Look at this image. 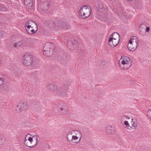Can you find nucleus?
I'll return each instance as SVG.
<instances>
[{"instance_id":"nucleus-9","label":"nucleus","mask_w":151,"mask_h":151,"mask_svg":"<svg viewBox=\"0 0 151 151\" xmlns=\"http://www.w3.org/2000/svg\"><path fill=\"white\" fill-rule=\"evenodd\" d=\"M27 108V103L26 102L22 101L17 105L16 110L17 112H21L23 110H26Z\"/></svg>"},{"instance_id":"nucleus-28","label":"nucleus","mask_w":151,"mask_h":151,"mask_svg":"<svg viewBox=\"0 0 151 151\" xmlns=\"http://www.w3.org/2000/svg\"><path fill=\"white\" fill-rule=\"evenodd\" d=\"M53 88H52V89L53 90H55L57 88L56 86L55 85H53L52 86Z\"/></svg>"},{"instance_id":"nucleus-1","label":"nucleus","mask_w":151,"mask_h":151,"mask_svg":"<svg viewBox=\"0 0 151 151\" xmlns=\"http://www.w3.org/2000/svg\"><path fill=\"white\" fill-rule=\"evenodd\" d=\"M119 65L122 69H128L132 65L130 59L126 56H122L119 61Z\"/></svg>"},{"instance_id":"nucleus-4","label":"nucleus","mask_w":151,"mask_h":151,"mask_svg":"<svg viewBox=\"0 0 151 151\" xmlns=\"http://www.w3.org/2000/svg\"><path fill=\"white\" fill-rule=\"evenodd\" d=\"M38 139L37 137L33 140L32 137H28L27 135L24 139V144L28 147L30 148L34 147L37 144Z\"/></svg>"},{"instance_id":"nucleus-16","label":"nucleus","mask_w":151,"mask_h":151,"mask_svg":"<svg viewBox=\"0 0 151 151\" xmlns=\"http://www.w3.org/2000/svg\"><path fill=\"white\" fill-rule=\"evenodd\" d=\"M24 4L27 6V8L30 9L33 5L32 0H24Z\"/></svg>"},{"instance_id":"nucleus-22","label":"nucleus","mask_w":151,"mask_h":151,"mask_svg":"<svg viewBox=\"0 0 151 151\" xmlns=\"http://www.w3.org/2000/svg\"><path fill=\"white\" fill-rule=\"evenodd\" d=\"M5 138L4 137L0 136V147L5 143Z\"/></svg>"},{"instance_id":"nucleus-7","label":"nucleus","mask_w":151,"mask_h":151,"mask_svg":"<svg viewBox=\"0 0 151 151\" xmlns=\"http://www.w3.org/2000/svg\"><path fill=\"white\" fill-rule=\"evenodd\" d=\"M68 47L72 50H77L78 49V43L77 41L71 39L69 40L67 43Z\"/></svg>"},{"instance_id":"nucleus-27","label":"nucleus","mask_w":151,"mask_h":151,"mask_svg":"<svg viewBox=\"0 0 151 151\" xmlns=\"http://www.w3.org/2000/svg\"><path fill=\"white\" fill-rule=\"evenodd\" d=\"M146 26L145 25H144V24H142L141 25L139 28H141L142 29H145L146 28Z\"/></svg>"},{"instance_id":"nucleus-32","label":"nucleus","mask_w":151,"mask_h":151,"mask_svg":"<svg viewBox=\"0 0 151 151\" xmlns=\"http://www.w3.org/2000/svg\"><path fill=\"white\" fill-rule=\"evenodd\" d=\"M98 18H99V19H101L102 18V16L99 17H98Z\"/></svg>"},{"instance_id":"nucleus-17","label":"nucleus","mask_w":151,"mask_h":151,"mask_svg":"<svg viewBox=\"0 0 151 151\" xmlns=\"http://www.w3.org/2000/svg\"><path fill=\"white\" fill-rule=\"evenodd\" d=\"M71 132L72 133V135H74L77 137H82V134L80 132L77 130H74L70 132Z\"/></svg>"},{"instance_id":"nucleus-2","label":"nucleus","mask_w":151,"mask_h":151,"mask_svg":"<svg viewBox=\"0 0 151 151\" xmlns=\"http://www.w3.org/2000/svg\"><path fill=\"white\" fill-rule=\"evenodd\" d=\"M120 39L119 35L117 32H114L109 37V45L111 47H115L119 43Z\"/></svg>"},{"instance_id":"nucleus-15","label":"nucleus","mask_w":151,"mask_h":151,"mask_svg":"<svg viewBox=\"0 0 151 151\" xmlns=\"http://www.w3.org/2000/svg\"><path fill=\"white\" fill-rule=\"evenodd\" d=\"M131 123L132 126L130 127L132 129H136L137 125V122L136 119H135L131 118Z\"/></svg>"},{"instance_id":"nucleus-11","label":"nucleus","mask_w":151,"mask_h":151,"mask_svg":"<svg viewBox=\"0 0 151 151\" xmlns=\"http://www.w3.org/2000/svg\"><path fill=\"white\" fill-rule=\"evenodd\" d=\"M49 6V3L47 1H44L41 2L38 5L39 7L40 8L43 10H47Z\"/></svg>"},{"instance_id":"nucleus-8","label":"nucleus","mask_w":151,"mask_h":151,"mask_svg":"<svg viewBox=\"0 0 151 151\" xmlns=\"http://www.w3.org/2000/svg\"><path fill=\"white\" fill-rule=\"evenodd\" d=\"M81 137L72 135L71 132H69L67 137V139L69 142L76 143H78L80 141Z\"/></svg>"},{"instance_id":"nucleus-14","label":"nucleus","mask_w":151,"mask_h":151,"mask_svg":"<svg viewBox=\"0 0 151 151\" xmlns=\"http://www.w3.org/2000/svg\"><path fill=\"white\" fill-rule=\"evenodd\" d=\"M37 25V24L35 22L32 20H29L25 23V29H26Z\"/></svg>"},{"instance_id":"nucleus-21","label":"nucleus","mask_w":151,"mask_h":151,"mask_svg":"<svg viewBox=\"0 0 151 151\" xmlns=\"http://www.w3.org/2000/svg\"><path fill=\"white\" fill-rule=\"evenodd\" d=\"M50 26L52 31H55L57 29V27H56L55 24L52 22L50 23Z\"/></svg>"},{"instance_id":"nucleus-5","label":"nucleus","mask_w":151,"mask_h":151,"mask_svg":"<svg viewBox=\"0 0 151 151\" xmlns=\"http://www.w3.org/2000/svg\"><path fill=\"white\" fill-rule=\"evenodd\" d=\"M43 50V54L46 56L49 57L52 54L54 49L51 43H47L45 44Z\"/></svg>"},{"instance_id":"nucleus-31","label":"nucleus","mask_w":151,"mask_h":151,"mask_svg":"<svg viewBox=\"0 0 151 151\" xmlns=\"http://www.w3.org/2000/svg\"><path fill=\"white\" fill-rule=\"evenodd\" d=\"M125 117L126 119L128 120L130 119V117L128 116H125Z\"/></svg>"},{"instance_id":"nucleus-13","label":"nucleus","mask_w":151,"mask_h":151,"mask_svg":"<svg viewBox=\"0 0 151 151\" xmlns=\"http://www.w3.org/2000/svg\"><path fill=\"white\" fill-rule=\"evenodd\" d=\"M106 132L108 134H111L114 133L115 132L114 127L111 125H107L106 127Z\"/></svg>"},{"instance_id":"nucleus-24","label":"nucleus","mask_w":151,"mask_h":151,"mask_svg":"<svg viewBox=\"0 0 151 151\" xmlns=\"http://www.w3.org/2000/svg\"><path fill=\"white\" fill-rule=\"evenodd\" d=\"M139 33L142 35H144L145 34V29H142L141 28H139Z\"/></svg>"},{"instance_id":"nucleus-29","label":"nucleus","mask_w":151,"mask_h":151,"mask_svg":"<svg viewBox=\"0 0 151 151\" xmlns=\"http://www.w3.org/2000/svg\"><path fill=\"white\" fill-rule=\"evenodd\" d=\"M63 28H64L65 29H69L70 28V26L69 25H65V26L63 27Z\"/></svg>"},{"instance_id":"nucleus-12","label":"nucleus","mask_w":151,"mask_h":151,"mask_svg":"<svg viewBox=\"0 0 151 151\" xmlns=\"http://www.w3.org/2000/svg\"><path fill=\"white\" fill-rule=\"evenodd\" d=\"M28 33L33 34H35L37 30V25L30 27L29 28L25 29Z\"/></svg>"},{"instance_id":"nucleus-30","label":"nucleus","mask_w":151,"mask_h":151,"mask_svg":"<svg viewBox=\"0 0 151 151\" xmlns=\"http://www.w3.org/2000/svg\"><path fill=\"white\" fill-rule=\"evenodd\" d=\"M146 29H145V32H148L150 30V29L149 27H146L145 28Z\"/></svg>"},{"instance_id":"nucleus-3","label":"nucleus","mask_w":151,"mask_h":151,"mask_svg":"<svg viewBox=\"0 0 151 151\" xmlns=\"http://www.w3.org/2000/svg\"><path fill=\"white\" fill-rule=\"evenodd\" d=\"M91 14L90 9L89 6L85 5L82 6L79 11V14L83 19L89 17Z\"/></svg>"},{"instance_id":"nucleus-26","label":"nucleus","mask_w":151,"mask_h":151,"mask_svg":"<svg viewBox=\"0 0 151 151\" xmlns=\"http://www.w3.org/2000/svg\"><path fill=\"white\" fill-rule=\"evenodd\" d=\"M124 124L127 127H130L129 124L128 122V121H125L124 122Z\"/></svg>"},{"instance_id":"nucleus-23","label":"nucleus","mask_w":151,"mask_h":151,"mask_svg":"<svg viewBox=\"0 0 151 151\" xmlns=\"http://www.w3.org/2000/svg\"><path fill=\"white\" fill-rule=\"evenodd\" d=\"M96 7L98 9V11L101 12L103 11V6L100 3L98 4V6H96Z\"/></svg>"},{"instance_id":"nucleus-6","label":"nucleus","mask_w":151,"mask_h":151,"mask_svg":"<svg viewBox=\"0 0 151 151\" xmlns=\"http://www.w3.org/2000/svg\"><path fill=\"white\" fill-rule=\"evenodd\" d=\"M24 65L26 66H30L33 63V57L32 55L27 54L25 55L22 58Z\"/></svg>"},{"instance_id":"nucleus-19","label":"nucleus","mask_w":151,"mask_h":151,"mask_svg":"<svg viewBox=\"0 0 151 151\" xmlns=\"http://www.w3.org/2000/svg\"><path fill=\"white\" fill-rule=\"evenodd\" d=\"M67 106L66 105H63L59 108V111H62L63 113L67 112Z\"/></svg>"},{"instance_id":"nucleus-10","label":"nucleus","mask_w":151,"mask_h":151,"mask_svg":"<svg viewBox=\"0 0 151 151\" xmlns=\"http://www.w3.org/2000/svg\"><path fill=\"white\" fill-rule=\"evenodd\" d=\"M137 45L138 44L135 43V42H129L127 45L128 48L130 51H134L136 49Z\"/></svg>"},{"instance_id":"nucleus-33","label":"nucleus","mask_w":151,"mask_h":151,"mask_svg":"<svg viewBox=\"0 0 151 151\" xmlns=\"http://www.w3.org/2000/svg\"><path fill=\"white\" fill-rule=\"evenodd\" d=\"M1 35V36H2V37H3V35Z\"/></svg>"},{"instance_id":"nucleus-20","label":"nucleus","mask_w":151,"mask_h":151,"mask_svg":"<svg viewBox=\"0 0 151 151\" xmlns=\"http://www.w3.org/2000/svg\"><path fill=\"white\" fill-rule=\"evenodd\" d=\"M4 78V75L2 73H0V86H1L3 84Z\"/></svg>"},{"instance_id":"nucleus-34","label":"nucleus","mask_w":151,"mask_h":151,"mask_svg":"<svg viewBox=\"0 0 151 151\" xmlns=\"http://www.w3.org/2000/svg\"><path fill=\"white\" fill-rule=\"evenodd\" d=\"M1 35V36H2V37H3V35Z\"/></svg>"},{"instance_id":"nucleus-25","label":"nucleus","mask_w":151,"mask_h":151,"mask_svg":"<svg viewBox=\"0 0 151 151\" xmlns=\"http://www.w3.org/2000/svg\"><path fill=\"white\" fill-rule=\"evenodd\" d=\"M22 45V42L21 41L17 43H15L14 44V46L16 47H18L21 46Z\"/></svg>"},{"instance_id":"nucleus-18","label":"nucleus","mask_w":151,"mask_h":151,"mask_svg":"<svg viewBox=\"0 0 151 151\" xmlns=\"http://www.w3.org/2000/svg\"><path fill=\"white\" fill-rule=\"evenodd\" d=\"M135 42L137 44L138 43V40L136 36H133L131 37L129 42Z\"/></svg>"}]
</instances>
